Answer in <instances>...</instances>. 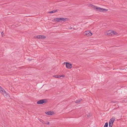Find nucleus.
Returning a JSON list of instances; mask_svg holds the SVG:
<instances>
[{
	"label": "nucleus",
	"instance_id": "16",
	"mask_svg": "<svg viewBox=\"0 0 127 127\" xmlns=\"http://www.w3.org/2000/svg\"><path fill=\"white\" fill-rule=\"evenodd\" d=\"M56 11H57L56 10H54L51 11L50 12H49L50 13H53L55 12H56Z\"/></svg>",
	"mask_w": 127,
	"mask_h": 127
},
{
	"label": "nucleus",
	"instance_id": "20",
	"mask_svg": "<svg viewBox=\"0 0 127 127\" xmlns=\"http://www.w3.org/2000/svg\"><path fill=\"white\" fill-rule=\"evenodd\" d=\"M40 122H41L42 123V122H45L42 119H40Z\"/></svg>",
	"mask_w": 127,
	"mask_h": 127
},
{
	"label": "nucleus",
	"instance_id": "3",
	"mask_svg": "<svg viewBox=\"0 0 127 127\" xmlns=\"http://www.w3.org/2000/svg\"><path fill=\"white\" fill-rule=\"evenodd\" d=\"M115 120V118L114 117H112L111 119L109 122V127H112L113 125V123Z\"/></svg>",
	"mask_w": 127,
	"mask_h": 127
},
{
	"label": "nucleus",
	"instance_id": "7",
	"mask_svg": "<svg viewBox=\"0 0 127 127\" xmlns=\"http://www.w3.org/2000/svg\"><path fill=\"white\" fill-rule=\"evenodd\" d=\"M46 38V37L44 35H38L37 36H35L34 37L35 38H38V39H44Z\"/></svg>",
	"mask_w": 127,
	"mask_h": 127
},
{
	"label": "nucleus",
	"instance_id": "12",
	"mask_svg": "<svg viewBox=\"0 0 127 127\" xmlns=\"http://www.w3.org/2000/svg\"><path fill=\"white\" fill-rule=\"evenodd\" d=\"M112 34H113V35H117L118 34V33L116 32L115 31H114L112 30Z\"/></svg>",
	"mask_w": 127,
	"mask_h": 127
},
{
	"label": "nucleus",
	"instance_id": "1",
	"mask_svg": "<svg viewBox=\"0 0 127 127\" xmlns=\"http://www.w3.org/2000/svg\"><path fill=\"white\" fill-rule=\"evenodd\" d=\"M0 92L6 98H8L10 97V95L4 90L0 86Z\"/></svg>",
	"mask_w": 127,
	"mask_h": 127
},
{
	"label": "nucleus",
	"instance_id": "22",
	"mask_svg": "<svg viewBox=\"0 0 127 127\" xmlns=\"http://www.w3.org/2000/svg\"><path fill=\"white\" fill-rule=\"evenodd\" d=\"M61 77V75H58V78H60Z\"/></svg>",
	"mask_w": 127,
	"mask_h": 127
},
{
	"label": "nucleus",
	"instance_id": "11",
	"mask_svg": "<svg viewBox=\"0 0 127 127\" xmlns=\"http://www.w3.org/2000/svg\"><path fill=\"white\" fill-rule=\"evenodd\" d=\"M60 21H66L68 20V19L66 18H60Z\"/></svg>",
	"mask_w": 127,
	"mask_h": 127
},
{
	"label": "nucleus",
	"instance_id": "9",
	"mask_svg": "<svg viewBox=\"0 0 127 127\" xmlns=\"http://www.w3.org/2000/svg\"><path fill=\"white\" fill-rule=\"evenodd\" d=\"M45 113L48 115H52L54 114V112L53 111H49L48 112H46Z\"/></svg>",
	"mask_w": 127,
	"mask_h": 127
},
{
	"label": "nucleus",
	"instance_id": "4",
	"mask_svg": "<svg viewBox=\"0 0 127 127\" xmlns=\"http://www.w3.org/2000/svg\"><path fill=\"white\" fill-rule=\"evenodd\" d=\"M47 102V100L46 99H42L39 100L37 102V103L39 104H41L43 103H46Z\"/></svg>",
	"mask_w": 127,
	"mask_h": 127
},
{
	"label": "nucleus",
	"instance_id": "5",
	"mask_svg": "<svg viewBox=\"0 0 127 127\" xmlns=\"http://www.w3.org/2000/svg\"><path fill=\"white\" fill-rule=\"evenodd\" d=\"M104 33L105 35L109 36L113 35L112 30H109L107 31H106Z\"/></svg>",
	"mask_w": 127,
	"mask_h": 127
},
{
	"label": "nucleus",
	"instance_id": "19",
	"mask_svg": "<svg viewBox=\"0 0 127 127\" xmlns=\"http://www.w3.org/2000/svg\"><path fill=\"white\" fill-rule=\"evenodd\" d=\"M1 34L2 36H4V33H3V32H1Z\"/></svg>",
	"mask_w": 127,
	"mask_h": 127
},
{
	"label": "nucleus",
	"instance_id": "21",
	"mask_svg": "<svg viewBox=\"0 0 127 127\" xmlns=\"http://www.w3.org/2000/svg\"><path fill=\"white\" fill-rule=\"evenodd\" d=\"M61 75V77H65V75Z\"/></svg>",
	"mask_w": 127,
	"mask_h": 127
},
{
	"label": "nucleus",
	"instance_id": "10",
	"mask_svg": "<svg viewBox=\"0 0 127 127\" xmlns=\"http://www.w3.org/2000/svg\"><path fill=\"white\" fill-rule=\"evenodd\" d=\"M53 22H58L60 21V18H56L52 20Z\"/></svg>",
	"mask_w": 127,
	"mask_h": 127
},
{
	"label": "nucleus",
	"instance_id": "18",
	"mask_svg": "<svg viewBox=\"0 0 127 127\" xmlns=\"http://www.w3.org/2000/svg\"><path fill=\"white\" fill-rule=\"evenodd\" d=\"M53 77L56 78H58V75H55L53 76Z\"/></svg>",
	"mask_w": 127,
	"mask_h": 127
},
{
	"label": "nucleus",
	"instance_id": "13",
	"mask_svg": "<svg viewBox=\"0 0 127 127\" xmlns=\"http://www.w3.org/2000/svg\"><path fill=\"white\" fill-rule=\"evenodd\" d=\"M81 99H80L77 100L76 101V103H79L81 101Z\"/></svg>",
	"mask_w": 127,
	"mask_h": 127
},
{
	"label": "nucleus",
	"instance_id": "2",
	"mask_svg": "<svg viewBox=\"0 0 127 127\" xmlns=\"http://www.w3.org/2000/svg\"><path fill=\"white\" fill-rule=\"evenodd\" d=\"M92 7L93 8L96 10L97 11H102L104 10H105L106 11H108V10L106 9H103V8H101L99 7H98L96 6H95L94 5H92Z\"/></svg>",
	"mask_w": 127,
	"mask_h": 127
},
{
	"label": "nucleus",
	"instance_id": "14",
	"mask_svg": "<svg viewBox=\"0 0 127 127\" xmlns=\"http://www.w3.org/2000/svg\"><path fill=\"white\" fill-rule=\"evenodd\" d=\"M87 116L88 117H90L92 115V114L91 113H89L88 114H87Z\"/></svg>",
	"mask_w": 127,
	"mask_h": 127
},
{
	"label": "nucleus",
	"instance_id": "17",
	"mask_svg": "<svg viewBox=\"0 0 127 127\" xmlns=\"http://www.w3.org/2000/svg\"><path fill=\"white\" fill-rule=\"evenodd\" d=\"M42 123L44 124H46L48 125H49V122H42Z\"/></svg>",
	"mask_w": 127,
	"mask_h": 127
},
{
	"label": "nucleus",
	"instance_id": "15",
	"mask_svg": "<svg viewBox=\"0 0 127 127\" xmlns=\"http://www.w3.org/2000/svg\"><path fill=\"white\" fill-rule=\"evenodd\" d=\"M108 123H105V125L104 127H108Z\"/></svg>",
	"mask_w": 127,
	"mask_h": 127
},
{
	"label": "nucleus",
	"instance_id": "8",
	"mask_svg": "<svg viewBox=\"0 0 127 127\" xmlns=\"http://www.w3.org/2000/svg\"><path fill=\"white\" fill-rule=\"evenodd\" d=\"M84 34L87 36H89L92 35V34L90 32L87 31L84 32Z\"/></svg>",
	"mask_w": 127,
	"mask_h": 127
},
{
	"label": "nucleus",
	"instance_id": "6",
	"mask_svg": "<svg viewBox=\"0 0 127 127\" xmlns=\"http://www.w3.org/2000/svg\"><path fill=\"white\" fill-rule=\"evenodd\" d=\"M64 63L65 64L66 66L68 69H71L72 67V64L67 62H65Z\"/></svg>",
	"mask_w": 127,
	"mask_h": 127
}]
</instances>
